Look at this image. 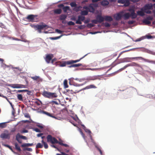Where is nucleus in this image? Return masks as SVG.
I'll return each mask as SVG.
<instances>
[{
	"label": "nucleus",
	"instance_id": "obj_1",
	"mask_svg": "<svg viewBox=\"0 0 155 155\" xmlns=\"http://www.w3.org/2000/svg\"><path fill=\"white\" fill-rule=\"evenodd\" d=\"M32 27L35 30H37L38 32L40 33H41V30L47 29L49 28V27L48 25L43 22L41 23L40 25H33Z\"/></svg>",
	"mask_w": 155,
	"mask_h": 155
},
{
	"label": "nucleus",
	"instance_id": "obj_2",
	"mask_svg": "<svg viewBox=\"0 0 155 155\" xmlns=\"http://www.w3.org/2000/svg\"><path fill=\"white\" fill-rule=\"evenodd\" d=\"M47 141L48 142H50L52 144L58 143L61 145L63 146L64 143L61 142H59L55 137H53L50 135H48L47 137Z\"/></svg>",
	"mask_w": 155,
	"mask_h": 155
},
{
	"label": "nucleus",
	"instance_id": "obj_3",
	"mask_svg": "<svg viewBox=\"0 0 155 155\" xmlns=\"http://www.w3.org/2000/svg\"><path fill=\"white\" fill-rule=\"evenodd\" d=\"M42 94L45 97L49 98H56L58 96V95L55 93H51L45 91H44L43 92Z\"/></svg>",
	"mask_w": 155,
	"mask_h": 155
},
{
	"label": "nucleus",
	"instance_id": "obj_4",
	"mask_svg": "<svg viewBox=\"0 0 155 155\" xmlns=\"http://www.w3.org/2000/svg\"><path fill=\"white\" fill-rule=\"evenodd\" d=\"M11 133H10L8 130H5L4 132L1 134L0 137L2 139H9L10 137Z\"/></svg>",
	"mask_w": 155,
	"mask_h": 155
},
{
	"label": "nucleus",
	"instance_id": "obj_5",
	"mask_svg": "<svg viewBox=\"0 0 155 155\" xmlns=\"http://www.w3.org/2000/svg\"><path fill=\"white\" fill-rule=\"evenodd\" d=\"M97 88V87L96 86H95L94 84H92L88 85L85 87H84L80 90H75V91L73 92V93H78L80 91H84L85 90L92 88L96 89Z\"/></svg>",
	"mask_w": 155,
	"mask_h": 155
},
{
	"label": "nucleus",
	"instance_id": "obj_6",
	"mask_svg": "<svg viewBox=\"0 0 155 155\" xmlns=\"http://www.w3.org/2000/svg\"><path fill=\"white\" fill-rule=\"evenodd\" d=\"M128 58L132 59H135L138 58L139 59H143V58L141 57H133L131 58H121L119 59L118 62L117 63V64H119L121 63L126 62H128L129 61L128 60Z\"/></svg>",
	"mask_w": 155,
	"mask_h": 155
},
{
	"label": "nucleus",
	"instance_id": "obj_7",
	"mask_svg": "<svg viewBox=\"0 0 155 155\" xmlns=\"http://www.w3.org/2000/svg\"><path fill=\"white\" fill-rule=\"evenodd\" d=\"M139 66V64H137L134 62H133L131 63H130L126 65H125V66H124L123 67L120 68L117 71L118 72H120L123 70H124L125 69H126V68H127V67L129 66Z\"/></svg>",
	"mask_w": 155,
	"mask_h": 155
},
{
	"label": "nucleus",
	"instance_id": "obj_8",
	"mask_svg": "<svg viewBox=\"0 0 155 155\" xmlns=\"http://www.w3.org/2000/svg\"><path fill=\"white\" fill-rule=\"evenodd\" d=\"M16 139L19 143H21L22 142L21 139L23 140H27V138L25 136L21 135L19 133H18L16 135Z\"/></svg>",
	"mask_w": 155,
	"mask_h": 155
},
{
	"label": "nucleus",
	"instance_id": "obj_9",
	"mask_svg": "<svg viewBox=\"0 0 155 155\" xmlns=\"http://www.w3.org/2000/svg\"><path fill=\"white\" fill-rule=\"evenodd\" d=\"M87 81V82L90 81H94L96 80H101V78L99 76H90L87 78L86 79Z\"/></svg>",
	"mask_w": 155,
	"mask_h": 155
},
{
	"label": "nucleus",
	"instance_id": "obj_10",
	"mask_svg": "<svg viewBox=\"0 0 155 155\" xmlns=\"http://www.w3.org/2000/svg\"><path fill=\"white\" fill-rule=\"evenodd\" d=\"M85 17L82 15H79L78 17V19L76 21V23L77 24H82L81 21H84L85 19Z\"/></svg>",
	"mask_w": 155,
	"mask_h": 155
},
{
	"label": "nucleus",
	"instance_id": "obj_11",
	"mask_svg": "<svg viewBox=\"0 0 155 155\" xmlns=\"http://www.w3.org/2000/svg\"><path fill=\"white\" fill-rule=\"evenodd\" d=\"M129 11L130 12V16L132 18H135L137 17V14L135 12V11L134 9H130Z\"/></svg>",
	"mask_w": 155,
	"mask_h": 155
},
{
	"label": "nucleus",
	"instance_id": "obj_12",
	"mask_svg": "<svg viewBox=\"0 0 155 155\" xmlns=\"http://www.w3.org/2000/svg\"><path fill=\"white\" fill-rule=\"evenodd\" d=\"M37 15H30L28 16L26 19L30 21H33L35 17H37Z\"/></svg>",
	"mask_w": 155,
	"mask_h": 155
},
{
	"label": "nucleus",
	"instance_id": "obj_13",
	"mask_svg": "<svg viewBox=\"0 0 155 155\" xmlns=\"http://www.w3.org/2000/svg\"><path fill=\"white\" fill-rule=\"evenodd\" d=\"M53 57V55L52 54H47L46 57L45 61L47 63H49Z\"/></svg>",
	"mask_w": 155,
	"mask_h": 155
},
{
	"label": "nucleus",
	"instance_id": "obj_14",
	"mask_svg": "<svg viewBox=\"0 0 155 155\" xmlns=\"http://www.w3.org/2000/svg\"><path fill=\"white\" fill-rule=\"evenodd\" d=\"M83 9L86 10V11L90 12H93L94 11V8L91 5L89 6L88 7L85 6L83 7Z\"/></svg>",
	"mask_w": 155,
	"mask_h": 155
},
{
	"label": "nucleus",
	"instance_id": "obj_15",
	"mask_svg": "<svg viewBox=\"0 0 155 155\" xmlns=\"http://www.w3.org/2000/svg\"><path fill=\"white\" fill-rule=\"evenodd\" d=\"M31 78L34 80L37 81L38 83L41 82L42 81V79L40 77L37 76L31 77Z\"/></svg>",
	"mask_w": 155,
	"mask_h": 155
},
{
	"label": "nucleus",
	"instance_id": "obj_16",
	"mask_svg": "<svg viewBox=\"0 0 155 155\" xmlns=\"http://www.w3.org/2000/svg\"><path fill=\"white\" fill-rule=\"evenodd\" d=\"M122 16V13L121 12L115 15L114 17L116 20H119L121 19Z\"/></svg>",
	"mask_w": 155,
	"mask_h": 155
},
{
	"label": "nucleus",
	"instance_id": "obj_17",
	"mask_svg": "<svg viewBox=\"0 0 155 155\" xmlns=\"http://www.w3.org/2000/svg\"><path fill=\"white\" fill-rule=\"evenodd\" d=\"M98 23H101L104 21V17H103L101 15H98L96 17Z\"/></svg>",
	"mask_w": 155,
	"mask_h": 155
},
{
	"label": "nucleus",
	"instance_id": "obj_18",
	"mask_svg": "<svg viewBox=\"0 0 155 155\" xmlns=\"http://www.w3.org/2000/svg\"><path fill=\"white\" fill-rule=\"evenodd\" d=\"M40 112L41 114H45L47 116H48L50 117L55 118L54 116H53L52 114L44 110H41Z\"/></svg>",
	"mask_w": 155,
	"mask_h": 155
},
{
	"label": "nucleus",
	"instance_id": "obj_19",
	"mask_svg": "<svg viewBox=\"0 0 155 155\" xmlns=\"http://www.w3.org/2000/svg\"><path fill=\"white\" fill-rule=\"evenodd\" d=\"M143 51L148 53L150 54L155 55V52L150 50V49H144Z\"/></svg>",
	"mask_w": 155,
	"mask_h": 155
},
{
	"label": "nucleus",
	"instance_id": "obj_20",
	"mask_svg": "<svg viewBox=\"0 0 155 155\" xmlns=\"http://www.w3.org/2000/svg\"><path fill=\"white\" fill-rule=\"evenodd\" d=\"M106 21H113V18L109 16H105L104 17V20Z\"/></svg>",
	"mask_w": 155,
	"mask_h": 155
},
{
	"label": "nucleus",
	"instance_id": "obj_21",
	"mask_svg": "<svg viewBox=\"0 0 155 155\" xmlns=\"http://www.w3.org/2000/svg\"><path fill=\"white\" fill-rule=\"evenodd\" d=\"M87 54H85L84 56L82 58H81L77 60H71V61H70V63H68V64H73V63H76V62H78L79 61H80L81 59L83 58L84 57H85V56H86Z\"/></svg>",
	"mask_w": 155,
	"mask_h": 155
},
{
	"label": "nucleus",
	"instance_id": "obj_22",
	"mask_svg": "<svg viewBox=\"0 0 155 155\" xmlns=\"http://www.w3.org/2000/svg\"><path fill=\"white\" fill-rule=\"evenodd\" d=\"M101 5L103 6L107 5L109 4V2L107 0H103L101 3Z\"/></svg>",
	"mask_w": 155,
	"mask_h": 155
},
{
	"label": "nucleus",
	"instance_id": "obj_23",
	"mask_svg": "<svg viewBox=\"0 0 155 155\" xmlns=\"http://www.w3.org/2000/svg\"><path fill=\"white\" fill-rule=\"evenodd\" d=\"M81 66H82V64H81L79 63L78 64H72L70 66H68V67L69 68H71V67H77Z\"/></svg>",
	"mask_w": 155,
	"mask_h": 155
},
{
	"label": "nucleus",
	"instance_id": "obj_24",
	"mask_svg": "<svg viewBox=\"0 0 155 155\" xmlns=\"http://www.w3.org/2000/svg\"><path fill=\"white\" fill-rule=\"evenodd\" d=\"M123 16L124 17V19H128L130 16V14L129 13H126L125 14H124L123 15Z\"/></svg>",
	"mask_w": 155,
	"mask_h": 155
},
{
	"label": "nucleus",
	"instance_id": "obj_25",
	"mask_svg": "<svg viewBox=\"0 0 155 155\" xmlns=\"http://www.w3.org/2000/svg\"><path fill=\"white\" fill-rule=\"evenodd\" d=\"M15 149L19 152L21 151V150L20 147L19 146L17 143H15Z\"/></svg>",
	"mask_w": 155,
	"mask_h": 155
},
{
	"label": "nucleus",
	"instance_id": "obj_26",
	"mask_svg": "<svg viewBox=\"0 0 155 155\" xmlns=\"http://www.w3.org/2000/svg\"><path fill=\"white\" fill-rule=\"evenodd\" d=\"M61 10L60 9H56L54 11V13L56 14H60L61 12Z\"/></svg>",
	"mask_w": 155,
	"mask_h": 155
},
{
	"label": "nucleus",
	"instance_id": "obj_27",
	"mask_svg": "<svg viewBox=\"0 0 155 155\" xmlns=\"http://www.w3.org/2000/svg\"><path fill=\"white\" fill-rule=\"evenodd\" d=\"M143 22L146 25H149L151 24V22L148 20L147 18L145 19L143 21Z\"/></svg>",
	"mask_w": 155,
	"mask_h": 155
},
{
	"label": "nucleus",
	"instance_id": "obj_28",
	"mask_svg": "<svg viewBox=\"0 0 155 155\" xmlns=\"http://www.w3.org/2000/svg\"><path fill=\"white\" fill-rule=\"evenodd\" d=\"M137 15H139L141 16H143L144 15V14L142 11H139L137 12Z\"/></svg>",
	"mask_w": 155,
	"mask_h": 155
},
{
	"label": "nucleus",
	"instance_id": "obj_29",
	"mask_svg": "<svg viewBox=\"0 0 155 155\" xmlns=\"http://www.w3.org/2000/svg\"><path fill=\"white\" fill-rule=\"evenodd\" d=\"M70 63V61H65L61 63V67H64L66 66V64H68V63Z\"/></svg>",
	"mask_w": 155,
	"mask_h": 155
},
{
	"label": "nucleus",
	"instance_id": "obj_30",
	"mask_svg": "<svg viewBox=\"0 0 155 155\" xmlns=\"http://www.w3.org/2000/svg\"><path fill=\"white\" fill-rule=\"evenodd\" d=\"M67 18L66 15H61L60 16V19L61 20H65Z\"/></svg>",
	"mask_w": 155,
	"mask_h": 155
},
{
	"label": "nucleus",
	"instance_id": "obj_31",
	"mask_svg": "<svg viewBox=\"0 0 155 155\" xmlns=\"http://www.w3.org/2000/svg\"><path fill=\"white\" fill-rule=\"evenodd\" d=\"M41 143L43 144L45 148L46 149L48 148V145L47 143L45 142L43 140H42L41 141Z\"/></svg>",
	"mask_w": 155,
	"mask_h": 155
},
{
	"label": "nucleus",
	"instance_id": "obj_32",
	"mask_svg": "<svg viewBox=\"0 0 155 155\" xmlns=\"http://www.w3.org/2000/svg\"><path fill=\"white\" fill-rule=\"evenodd\" d=\"M95 147L97 149V150L99 151L101 155H102V153L101 149L98 147L97 144L96 143L94 144Z\"/></svg>",
	"mask_w": 155,
	"mask_h": 155
},
{
	"label": "nucleus",
	"instance_id": "obj_33",
	"mask_svg": "<svg viewBox=\"0 0 155 155\" xmlns=\"http://www.w3.org/2000/svg\"><path fill=\"white\" fill-rule=\"evenodd\" d=\"M33 145L32 143H25L21 145V146L22 147H26L31 146Z\"/></svg>",
	"mask_w": 155,
	"mask_h": 155
},
{
	"label": "nucleus",
	"instance_id": "obj_34",
	"mask_svg": "<svg viewBox=\"0 0 155 155\" xmlns=\"http://www.w3.org/2000/svg\"><path fill=\"white\" fill-rule=\"evenodd\" d=\"M87 83V82L85 81L84 83H83L81 84H78V83H74V85L76 87H79L81 86H83L84 84H85Z\"/></svg>",
	"mask_w": 155,
	"mask_h": 155
},
{
	"label": "nucleus",
	"instance_id": "obj_35",
	"mask_svg": "<svg viewBox=\"0 0 155 155\" xmlns=\"http://www.w3.org/2000/svg\"><path fill=\"white\" fill-rule=\"evenodd\" d=\"M134 49H130L129 50H125V51H122V52H121L119 54V56H118V57H117V59H118L119 57L122 54H123L124 53H125V52H128V51H131V50H133Z\"/></svg>",
	"mask_w": 155,
	"mask_h": 155
},
{
	"label": "nucleus",
	"instance_id": "obj_36",
	"mask_svg": "<svg viewBox=\"0 0 155 155\" xmlns=\"http://www.w3.org/2000/svg\"><path fill=\"white\" fill-rule=\"evenodd\" d=\"M43 145L41 143H38L36 145V148H41L43 147Z\"/></svg>",
	"mask_w": 155,
	"mask_h": 155
},
{
	"label": "nucleus",
	"instance_id": "obj_37",
	"mask_svg": "<svg viewBox=\"0 0 155 155\" xmlns=\"http://www.w3.org/2000/svg\"><path fill=\"white\" fill-rule=\"evenodd\" d=\"M64 85L65 88H68V81L67 80H65L64 81Z\"/></svg>",
	"mask_w": 155,
	"mask_h": 155
},
{
	"label": "nucleus",
	"instance_id": "obj_38",
	"mask_svg": "<svg viewBox=\"0 0 155 155\" xmlns=\"http://www.w3.org/2000/svg\"><path fill=\"white\" fill-rule=\"evenodd\" d=\"M88 11L86 10H83L81 12V15H86L88 14Z\"/></svg>",
	"mask_w": 155,
	"mask_h": 155
},
{
	"label": "nucleus",
	"instance_id": "obj_39",
	"mask_svg": "<svg viewBox=\"0 0 155 155\" xmlns=\"http://www.w3.org/2000/svg\"><path fill=\"white\" fill-rule=\"evenodd\" d=\"M69 6H66L64 7L63 8V9L64 12H67L68 10H69Z\"/></svg>",
	"mask_w": 155,
	"mask_h": 155
},
{
	"label": "nucleus",
	"instance_id": "obj_40",
	"mask_svg": "<svg viewBox=\"0 0 155 155\" xmlns=\"http://www.w3.org/2000/svg\"><path fill=\"white\" fill-rule=\"evenodd\" d=\"M18 99L20 101H23V97L22 95L21 94H18L17 96Z\"/></svg>",
	"mask_w": 155,
	"mask_h": 155
},
{
	"label": "nucleus",
	"instance_id": "obj_41",
	"mask_svg": "<svg viewBox=\"0 0 155 155\" xmlns=\"http://www.w3.org/2000/svg\"><path fill=\"white\" fill-rule=\"evenodd\" d=\"M6 122L0 123V127L2 128L5 127L6 126Z\"/></svg>",
	"mask_w": 155,
	"mask_h": 155
},
{
	"label": "nucleus",
	"instance_id": "obj_42",
	"mask_svg": "<svg viewBox=\"0 0 155 155\" xmlns=\"http://www.w3.org/2000/svg\"><path fill=\"white\" fill-rule=\"evenodd\" d=\"M125 2L124 4L125 6H127L129 5L130 3L129 0H125Z\"/></svg>",
	"mask_w": 155,
	"mask_h": 155
},
{
	"label": "nucleus",
	"instance_id": "obj_43",
	"mask_svg": "<svg viewBox=\"0 0 155 155\" xmlns=\"http://www.w3.org/2000/svg\"><path fill=\"white\" fill-rule=\"evenodd\" d=\"M71 7H76L77 6V4L75 2H71L70 4Z\"/></svg>",
	"mask_w": 155,
	"mask_h": 155
},
{
	"label": "nucleus",
	"instance_id": "obj_44",
	"mask_svg": "<svg viewBox=\"0 0 155 155\" xmlns=\"http://www.w3.org/2000/svg\"><path fill=\"white\" fill-rule=\"evenodd\" d=\"M62 36V35H61L59 36L56 37H51L50 38H51V39L53 40H57V39L60 38Z\"/></svg>",
	"mask_w": 155,
	"mask_h": 155
},
{
	"label": "nucleus",
	"instance_id": "obj_45",
	"mask_svg": "<svg viewBox=\"0 0 155 155\" xmlns=\"http://www.w3.org/2000/svg\"><path fill=\"white\" fill-rule=\"evenodd\" d=\"M4 145L5 146V147L8 148L12 151L13 152V149L9 145H8V144H5Z\"/></svg>",
	"mask_w": 155,
	"mask_h": 155
},
{
	"label": "nucleus",
	"instance_id": "obj_46",
	"mask_svg": "<svg viewBox=\"0 0 155 155\" xmlns=\"http://www.w3.org/2000/svg\"><path fill=\"white\" fill-rule=\"evenodd\" d=\"M23 86H24L23 85L16 84V86L14 87L15 88H21Z\"/></svg>",
	"mask_w": 155,
	"mask_h": 155
},
{
	"label": "nucleus",
	"instance_id": "obj_47",
	"mask_svg": "<svg viewBox=\"0 0 155 155\" xmlns=\"http://www.w3.org/2000/svg\"><path fill=\"white\" fill-rule=\"evenodd\" d=\"M94 26V25L92 23H89L87 25V26L89 28H91Z\"/></svg>",
	"mask_w": 155,
	"mask_h": 155
},
{
	"label": "nucleus",
	"instance_id": "obj_48",
	"mask_svg": "<svg viewBox=\"0 0 155 155\" xmlns=\"http://www.w3.org/2000/svg\"><path fill=\"white\" fill-rule=\"evenodd\" d=\"M68 24L69 25H74L75 24L74 22L72 21H69L68 22Z\"/></svg>",
	"mask_w": 155,
	"mask_h": 155
},
{
	"label": "nucleus",
	"instance_id": "obj_49",
	"mask_svg": "<svg viewBox=\"0 0 155 155\" xmlns=\"http://www.w3.org/2000/svg\"><path fill=\"white\" fill-rule=\"evenodd\" d=\"M117 2L119 3L123 4L125 2L124 0H118Z\"/></svg>",
	"mask_w": 155,
	"mask_h": 155
},
{
	"label": "nucleus",
	"instance_id": "obj_50",
	"mask_svg": "<svg viewBox=\"0 0 155 155\" xmlns=\"http://www.w3.org/2000/svg\"><path fill=\"white\" fill-rule=\"evenodd\" d=\"M10 38V39H12L13 40H15L17 41H21V39H19L18 38H15V37H11Z\"/></svg>",
	"mask_w": 155,
	"mask_h": 155
},
{
	"label": "nucleus",
	"instance_id": "obj_51",
	"mask_svg": "<svg viewBox=\"0 0 155 155\" xmlns=\"http://www.w3.org/2000/svg\"><path fill=\"white\" fill-rule=\"evenodd\" d=\"M91 22L92 23L94 24H97L98 22V20L97 19H94L92 20Z\"/></svg>",
	"mask_w": 155,
	"mask_h": 155
},
{
	"label": "nucleus",
	"instance_id": "obj_52",
	"mask_svg": "<svg viewBox=\"0 0 155 155\" xmlns=\"http://www.w3.org/2000/svg\"><path fill=\"white\" fill-rule=\"evenodd\" d=\"M75 80H77V81H78L79 82H82L83 81H84L85 80V79H79L78 78H76L75 79Z\"/></svg>",
	"mask_w": 155,
	"mask_h": 155
},
{
	"label": "nucleus",
	"instance_id": "obj_53",
	"mask_svg": "<svg viewBox=\"0 0 155 155\" xmlns=\"http://www.w3.org/2000/svg\"><path fill=\"white\" fill-rule=\"evenodd\" d=\"M146 18H147L149 21L152 20L153 19V18L151 16H149L147 17Z\"/></svg>",
	"mask_w": 155,
	"mask_h": 155
},
{
	"label": "nucleus",
	"instance_id": "obj_54",
	"mask_svg": "<svg viewBox=\"0 0 155 155\" xmlns=\"http://www.w3.org/2000/svg\"><path fill=\"white\" fill-rule=\"evenodd\" d=\"M104 26L106 27H109L110 26V25L107 22H105L104 23Z\"/></svg>",
	"mask_w": 155,
	"mask_h": 155
},
{
	"label": "nucleus",
	"instance_id": "obj_55",
	"mask_svg": "<svg viewBox=\"0 0 155 155\" xmlns=\"http://www.w3.org/2000/svg\"><path fill=\"white\" fill-rule=\"evenodd\" d=\"M25 150H26L29 151H32V149L30 148H26L24 149Z\"/></svg>",
	"mask_w": 155,
	"mask_h": 155
},
{
	"label": "nucleus",
	"instance_id": "obj_56",
	"mask_svg": "<svg viewBox=\"0 0 155 155\" xmlns=\"http://www.w3.org/2000/svg\"><path fill=\"white\" fill-rule=\"evenodd\" d=\"M17 91L18 92H23L28 91V90H18Z\"/></svg>",
	"mask_w": 155,
	"mask_h": 155
},
{
	"label": "nucleus",
	"instance_id": "obj_57",
	"mask_svg": "<svg viewBox=\"0 0 155 155\" xmlns=\"http://www.w3.org/2000/svg\"><path fill=\"white\" fill-rule=\"evenodd\" d=\"M24 116L25 117L27 118H30V117L28 113H25L24 114Z\"/></svg>",
	"mask_w": 155,
	"mask_h": 155
},
{
	"label": "nucleus",
	"instance_id": "obj_58",
	"mask_svg": "<svg viewBox=\"0 0 155 155\" xmlns=\"http://www.w3.org/2000/svg\"><path fill=\"white\" fill-rule=\"evenodd\" d=\"M146 7L148 9H150L152 8V5H148L146 6Z\"/></svg>",
	"mask_w": 155,
	"mask_h": 155
},
{
	"label": "nucleus",
	"instance_id": "obj_59",
	"mask_svg": "<svg viewBox=\"0 0 155 155\" xmlns=\"http://www.w3.org/2000/svg\"><path fill=\"white\" fill-rule=\"evenodd\" d=\"M90 137L91 140V141L94 143V144L95 143H96L94 140L92 139V137L91 134H90Z\"/></svg>",
	"mask_w": 155,
	"mask_h": 155
},
{
	"label": "nucleus",
	"instance_id": "obj_60",
	"mask_svg": "<svg viewBox=\"0 0 155 155\" xmlns=\"http://www.w3.org/2000/svg\"><path fill=\"white\" fill-rule=\"evenodd\" d=\"M55 31L58 33L61 34L62 33L63 31L59 29H56Z\"/></svg>",
	"mask_w": 155,
	"mask_h": 155
},
{
	"label": "nucleus",
	"instance_id": "obj_61",
	"mask_svg": "<svg viewBox=\"0 0 155 155\" xmlns=\"http://www.w3.org/2000/svg\"><path fill=\"white\" fill-rule=\"evenodd\" d=\"M50 103H53L55 104L56 105L58 104V103L57 101H51Z\"/></svg>",
	"mask_w": 155,
	"mask_h": 155
},
{
	"label": "nucleus",
	"instance_id": "obj_62",
	"mask_svg": "<svg viewBox=\"0 0 155 155\" xmlns=\"http://www.w3.org/2000/svg\"><path fill=\"white\" fill-rule=\"evenodd\" d=\"M34 130L37 132H40V130L38 128H35L34 129Z\"/></svg>",
	"mask_w": 155,
	"mask_h": 155
},
{
	"label": "nucleus",
	"instance_id": "obj_63",
	"mask_svg": "<svg viewBox=\"0 0 155 155\" xmlns=\"http://www.w3.org/2000/svg\"><path fill=\"white\" fill-rule=\"evenodd\" d=\"M134 22V21H132V20L129 21H128V23L129 24H133Z\"/></svg>",
	"mask_w": 155,
	"mask_h": 155
},
{
	"label": "nucleus",
	"instance_id": "obj_64",
	"mask_svg": "<svg viewBox=\"0 0 155 155\" xmlns=\"http://www.w3.org/2000/svg\"><path fill=\"white\" fill-rule=\"evenodd\" d=\"M143 39V38H139L137 39H136V41H141V40H142Z\"/></svg>",
	"mask_w": 155,
	"mask_h": 155
}]
</instances>
